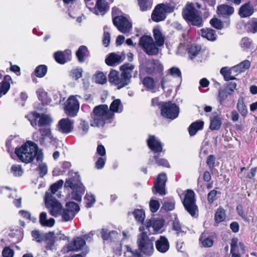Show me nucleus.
Wrapping results in <instances>:
<instances>
[{"mask_svg": "<svg viewBox=\"0 0 257 257\" xmlns=\"http://www.w3.org/2000/svg\"><path fill=\"white\" fill-rule=\"evenodd\" d=\"M15 152L19 159L26 163L31 162L35 157L37 161H41L43 158L42 151H38L37 145L31 141H28Z\"/></svg>", "mask_w": 257, "mask_h": 257, "instance_id": "f257e3e1", "label": "nucleus"}, {"mask_svg": "<svg viewBox=\"0 0 257 257\" xmlns=\"http://www.w3.org/2000/svg\"><path fill=\"white\" fill-rule=\"evenodd\" d=\"M113 117V113L109 111L107 105H99L93 108L91 114L90 124L92 126H102L106 120Z\"/></svg>", "mask_w": 257, "mask_h": 257, "instance_id": "f03ea898", "label": "nucleus"}, {"mask_svg": "<svg viewBox=\"0 0 257 257\" xmlns=\"http://www.w3.org/2000/svg\"><path fill=\"white\" fill-rule=\"evenodd\" d=\"M65 186L70 187L72 190V199L77 201L81 200L82 195L85 192V188L80 182V177L77 173H75L72 178L66 180Z\"/></svg>", "mask_w": 257, "mask_h": 257, "instance_id": "7ed1b4c3", "label": "nucleus"}, {"mask_svg": "<svg viewBox=\"0 0 257 257\" xmlns=\"http://www.w3.org/2000/svg\"><path fill=\"white\" fill-rule=\"evenodd\" d=\"M144 230V225L139 227V231H142V232L138 236L137 243L139 249L142 253L147 255H151L154 250L153 240L150 239L146 233L143 231Z\"/></svg>", "mask_w": 257, "mask_h": 257, "instance_id": "20e7f679", "label": "nucleus"}, {"mask_svg": "<svg viewBox=\"0 0 257 257\" xmlns=\"http://www.w3.org/2000/svg\"><path fill=\"white\" fill-rule=\"evenodd\" d=\"M182 16L186 20L191 22L193 25L200 27L202 25V19L199 12L192 4L185 6L183 10Z\"/></svg>", "mask_w": 257, "mask_h": 257, "instance_id": "39448f33", "label": "nucleus"}, {"mask_svg": "<svg viewBox=\"0 0 257 257\" xmlns=\"http://www.w3.org/2000/svg\"><path fill=\"white\" fill-rule=\"evenodd\" d=\"M139 46L148 55H156L159 53V48L155 45L151 36L144 35L139 41Z\"/></svg>", "mask_w": 257, "mask_h": 257, "instance_id": "423d86ee", "label": "nucleus"}, {"mask_svg": "<svg viewBox=\"0 0 257 257\" xmlns=\"http://www.w3.org/2000/svg\"><path fill=\"white\" fill-rule=\"evenodd\" d=\"M26 117L30 121L32 126L35 128L37 125L39 126L50 125L53 122V119L50 115L46 114H40L38 112H33L32 116L27 115Z\"/></svg>", "mask_w": 257, "mask_h": 257, "instance_id": "0eeeda50", "label": "nucleus"}, {"mask_svg": "<svg viewBox=\"0 0 257 257\" xmlns=\"http://www.w3.org/2000/svg\"><path fill=\"white\" fill-rule=\"evenodd\" d=\"M45 200L46 206L51 215L56 217L61 215L63 209L62 204L51 196L49 192H46Z\"/></svg>", "mask_w": 257, "mask_h": 257, "instance_id": "6e6552de", "label": "nucleus"}, {"mask_svg": "<svg viewBox=\"0 0 257 257\" xmlns=\"http://www.w3.org/2000/svg\"><path fill=\"white\" fill-rule=\"evenodd\" d=\"M184 198L183 200V205L190 214L194 216L197 211V206L195 203V193L191 190H187L184 193Z\"/></svg>", "mask_w": 257, "mask_h": 257, "instance_id": "1a4fd4ad", "label": "nucleus"}, {"mask_svg": "<svg viewBox=\"0 0 257 257\" xmlns=\"http://www.w3.org/2000/svg\"><path fill=\"white\" fill-rule=\"evenodd\" d=\"M179 113L178 106L170 101L164 103L161 106V114L165 117L174 119L178 117Z\"/></svg>", "mask_w": 257, "mask_h": 257, "instance_id": "9d476101", "label": "nucleus"}, {"mask_svg": "<svg viewBox=\"0 0 257 257\" xmlns=\"http://www.w3.org/2000/svg\"><path fill=\"white\" fill-rule=\"evenodd\" d=\"M80 210L78 205L74 202L66 204L65 208L62 209L61 216L64 221L72 220Z\"/></svg>", "mask_w": 257, "mask_h": 257, "instance_id": "9b49d317", "label": "nucleus"}, {"mask_svg": "<svg viewBox=\"0 0 257 257\" xmlns=\"http://www.w3.org/2000/svg\"><path fill=\"white\" fill-rule=\"evenodd\" d=\"M77 97L80 98L79 95H72L70 96L67 100L66 104L65 106V113L70 116H75L76 115L79 109V103L77 99Z\"/></svg>", "mask_w": 257, "mask_h": 257, "instance_id": "f8f14e48", "label": "nucleus"}, {"mask_svg": "<svg viewBox=\"0 0 257 257\" xmlns=\"http://www.w3.org/2000/svg\"><path fill=\"white\" fill-rule=\"evenodd\" d=\"M108 80L110 83L116 86L118 89L127 85L130 82L122 74L114 70H111L108 74Z\"/></svg>", "mask_w": 257, "mask_h": 257, "instance_id": "ddd939ff", "label": "nucleus"}, {"mask_svg": "<svg viewBox=\"0 0 257 257\" xmlns=\"http://www.w3.org/2000/svg\"><path fill=\"white\" fill-rule=\"evenodd\" d=\"M113 24L123 34L130 32L132 25L128 20L123 16L115 17L113 19Z\"/></svg>", "mask_w": 257, "mask_h": 257, "instance_id": "4468645a", "label": "nucleus"}, {"mask_svg": "<svg viewBox=\"0 0 257 257\" xmlns=\"http://www.w3.org/2000/svg\"><path fill=\"white\" fill-rule=\"evenodd\" d=\"M146 71L148 74L152 75H162L163 66L157 60H149L147 63Z\"/></svg>", "mask_w": 257, "mask_h": 257, "instance_id": "2eb2a0df", "label": "nucleus"}, {"mask_svg": "<svg viewBox=\"0 0 257 257\" xmlns=\"http://www.w3.org/2000/svg\"><path fill=\"white\" fill-rule=\"evenodd\" d=\"M144 225L146 228L153 233H161L160 230L164 225V221L161 219H147Z\"/></svg>", "mask_w": 257, "mask_h": 257, "instance_id": "dca6fc26", "label": "nucleus"}, {"mask_svg": "<svg viewBox=\"0 0 257 257\" xmlns=\"http://www.w3.org/2000/svg\"><path fill=\"white\" fill-rule=\"evenodd\" d=\"M73 121L68 118L60 119L56 125V129L62 134H67L72 132L73 128Z\"/></svg>", "mask_w": 257, "mask_h": 257, "instance_id": "f3484780", "label": "nucleus"}, {"mask_svg": "<svg viewBox=\"0 0 257 257\" xmlns=\"http://www.w3.org/2000/svg\"><path fill=\"white\" fill-rule=\"evenodd\" d=\"M244 252V246L240 242H238L236 238H233L231 242L230 254L231 257H241Z\"/></svg>", "mask_w": 257, "mask_h": 257, "instance_id": "a211bd4d", "label": "nucleus"}, {"mask_svg": "<svg viewBox=\"0 0 257 257\" xmlns=\"http://www.w3.org/2000/svg\"><path fill=\"white\" fill-rule=\"evenodd\" d=\"M167 180V178L166 174L162 173L159 175L154 184V187L157 193L161 195L166 194L165 185Z\"/></svg>", "mask_w": 257, "mask_h": 257, "instance_id": "6ab92c4d", "label": "nucleus"}, {"mask_svg": "<svg viewBox=\"0 0 257 257\" xmlns=\"http://www.w3.org/2000/svg\"><path fill=\"white\" fill-rule=\"evenodd\" d=\"M39 132L41 134V137L39 139V142L41 145H45L46 141L48 143H51L55 140L50 127L40 128Z\"/></svg>", "mask_w": 257, "mask_h": 257, "instance_id": "aec40b11", "label": "nucleus"}, {"mask_svg": "<svg viewBox=\"0 0 257 257\" xmlns=\"http://www.w3.org/2000/svg\"><path fill=\"white\" fill-rule=\"evenodd\" d=\"M149 148L155 153L162 151V145L154 136H150L147 141Z\"/></svg>", "mask_w": 257, "mask_h": 257, "instance_id": "412c9836", "label": "nucleus"}, {"mask_svg": "<svg viewBox=\"0 0 257 257\" xmlns=\"http://www.w3.org/2000/svg\"><path fill=\"white\" fill-rule=\"evenodd\" d=\"M254 13V6L248 2L240 7L238 15L241 18H247L251 16Z\"/></svg>", "mask_w": 257, "mask_h": 257, "instance_id": "4be33fe9", "label": "nucleus"}, {"mask_svg": "<svg viewBox=\"0 0 257 257\" xmlns=\"http://www.w3.org/2000/svg\"><path fill=\"white\" fill-rule=\"evenodd\" d=\"M85 245V241L83 238L80 237L75 238L73 241L68 245L69 251H77L82 249Z\"/></svg>", "mask_w": 257, "mask_h": 257, "instance_id": "5701e85b", "label": "nucleus"}, {"mask_svg": "<svg viewBox=\"0 0 257 257\" xmlns=\"http://www.w3.org/2000/svg\"><path fill=\"white\" fill-rule=\"evenodd\" d=\"M156 247L160 252H167L170 248L169 242L167 238L164 236H161L160 238L156 241Z\"/></svg>", "mask_w": 257, "mask_h": 257, "instance_id": "b1692460", "label": "nucleus"}, {"mask_svg": "<svg viewBox=\"0 0 257 257\" xmlns=\"http://www.w3.org/2000/svg\"><path fill=\"white\" fill-rule=\"evenodd\" d=\"M143 87L147 91L154 93L157 91V85L154 79L150 76H147L142 81Z\"/></svg>", "mask_w": 257, "mask_h": 257, "instance_id": "393cba45", "label": "nucleus"}, {"mask_svg": "<svg viewBox=\"0 0 257 257\" xmlns=\"http://www.w3.org/2000/svg\"><path fill=\"white\" fill-rule=\"evenodd\" d=\"M170 75L174 77H180L181 73L180 69L177 67H172L168 70V74L162 79L161 81V85L162 88L165 87L166 83L170 80Z\"/></svg>", "mask_w": 257, "mask_h": 257, "instance_id": "a878e982", "label": "nucleus"}, {"mask_svg": "<svg viewBox=\"0 0 257 257\" xmlns=\"http://www.w3.org/2000/svg\"><path fill=\"white\" fill-rule=\"evenodd\" d=\"M71 51L66 50L64 52L58 51L54 54V58L57 62L63 64L68 61L70 60V56Z\"/></svg>", "mask_w": 257, "mask_h": 257, "instance_id": "bb28decb", "label": "nucleus"}, {"mask_svg": "<svg viewBox=\"0 0 257 257\" xmlns=\"http://www.w3.org/2000/svg\"><path fill=\"white\" fill-rule=\"evenodd\" d=\"M148 164L150 165H157L158 166H163L169 168L170 167L168 161L157 155L151 157Z\"/></svg>", "mask_w": 257, "mask_h": 257, "instance_id": "cd10ccee", "label": "nucleus"}, {"mask_svg": "<svg viewBox=\"0 0 257 257\" xmlns=\"http://www.w3.org/2000/svg\"><path fill=\"white\" fill-rule=\"evenodd\" d=\"M135 69V65L130 63H125L121 65L120 70L122 71L121 74L130 83L132 78V74L133 70Z\"/></svg>", "mask_w": 257, "mask_h": 257, "instance_id": "c85d7f7f", "label": "nucleus"}, {"mask_svg": "<svg viewBox=\"0 0 257 257\" xmlns=\"http://www.w3.org/2000/svg\"><path fill=\"white\" fill-rule=\"evenodd\" d=\"M234 12V8L227 5L222 4L217 7V13L222 17H229L233 14Z\"/></svg>", "mask_w": 257, "mask_h": 257, "instance_id": "c756f323", "label": "nucleus"}, {"mask_svg": "<svg viewBox=\"0 0 257 257\" xmlns=\"http://www.w3.org/2000/svg\"><path fill=\"white\" fill-rule=\"evenodd\" d=\"M152 19L156 22L163 21L166 18V14L160 6L157 5L152 14Z\"/></svg>", "mask_w": 257, "mask_h": 257, "instance_id": "7c9ffc66", "label": "nucleus"}, {"mask_svg": "<svg viewBox=\"0 0 257 257\" xmlns=\"http://www.w3.org/2000/svg\"><path fill=\"white\" fill-rule=\"evenodd\" d=\"M122 61L120 55L114 53H111L106 59L105 63L109 66H115Z\"/></svg>", "mask_w": 257, "mask_h": 257, "instance_id": "2f4dec72", "label": "nucleus"}, {"mask_svg": "<svg viewBox=\"0 0 257 257\" xmlns=\"http://www.w3.org/2000/svg\"><path fill=\"white\" fill-rule=\"evenodd\" d=\"M201 36L209 41L216 40L217 35L215 31L210 28H203L200 30Z\"/></svg>", "mask_w": 257, "mask_h": 257, "instance_id": "473e14b6", "label": "nucleus"}, {"mask_svg": "<svg viewBox=\"0 0 257 257\" xmlns=\"http://www.w3.org/2000/svg\"><path fill=\"white\" fill-rule=\"evenodd\" d=\"M12 79L10 76L6 75L2 81L0 83V93L3 94H6L10 88V83Z\"/></svg>", "mask_w": 257, "mask_h": 257, "instance_id": "72a5a7b5", "label": "nucleus"}, {"mask_svg": "<svg viewBox=\"0 0 257 257\" xmlns=\"http://www.w3.org/2000/svg\"><path fill=\"white\" fill-rule=\"evenodd\" d=\"M47 213L43 212L40 213L39 216V221L41 224L44 226L52 227L54 225L55 220L51 218L49 219H47Z\"/></svg>", "mask_w": 257, "mask_h": 257, "instance_id": "f704fd0d", "label": "nucleus"}, {"mask_svg": "<svg viewBox=\"0 0 257 257\" xmlns=\"http://www.w3.org/2000/svg\"><path fill=\"white\" fill-rule=\"evenodd\" d=\"M109 111H111L113 114L114 113H120L123 110V105L121 100L119 99L114 100L110 105Z\"/></svg>", "mask_w": 257, "mask_h": 257, "instance_id": "c9c22d12", "label": "nucleus"}, {"mask_svg": "<svg viewBox=\"0 0 257 257\" xmlns=\"http://www.w3.org/2000/svg\"><path fill=\"white\" fill-rule=\"evenodd\" d=\"M153 36L155 40V42L154 43L157 47L162 46L164 45V38L162 36L161 31L159 29H154Z\"/></svg>", "mask_w": 257, "mask_h": 257, "instance_id": "e433bc0d", "label": "nucleus"}, {"mask_svg": "<svg viewBox=\"0 0 257 257\" xmlns=\"http://www.w3.org/2000/svg\"><path fill=\"white\" fill-rule=\"evenodd\" d=\"M204 122L203 121H195L192 123L188 128L189 133L190 136H194L199 130L202 128Z\"/></svg>", "mask_w": 257, "mask_h": 257, "instance_id": "4c0bfd02", "label": "nucleus"}, {"mask_svg": "<svg viewBox=\"0 0 257 257\" xmlns=\"http://www.w3.org/2000/svg\"><path fill=\"white\" fill-rule=\"evenodd\" d=\"M76 56L80 62L84 61L85 59L88 55L87 48L85 46H80L76 53Z\"/></svg>", "mask_w": 257, "mask_h": 257, "instance_id": "58836bf2", "label": "nucleus"}, {"mask_svg": "<svg viewBox=\"0 0 257 257\" xmlns=\"http://www.w3.org/2000/svg\"><path fill=\"white\" fill-rule=\"evenodd\" d=\"M114 0H97L96 7L100 12H105L108 10L109 5L112 3Z\"/></svg>", "mask_w": 257, "mask_h": 257, "instance_id": "ea45409f", "label": "nucleus"}, {"mask_svg": "<svg viewBox=\"0 0 257 257\" xmlns=\"http://www.w3.org/2000/svg\"><path fill=\"white\" fill-rule=\"evenodd\" d=\"M250 66V62L248 60H244L232 67V70L234 72L241 73L248 69Z\"/></svg>", "mask_w": 257, "mask_h": 257, "instance_id": "a19ab883", "label": "nucleus"}, {"mask_svg": "<svg viewBox=\"0 0 257 257\" xmlns=\"http://www.w3.org/2000/svg\"><path fill=\"white\" fill-rule=\"evenodd\" d=\"M44 240L45 241L47 249L52 250L54 249L55 236L53 232H49L48 233H46V238H45Z\"/></svg>", "mask_w": 257, "mask_h": 257, "instance_id": "79ce46f5", "label": "nucleus"}, {"mask_svg": "<svg viewBox=\"0 0 257 257\" xmlns=\"http://www.w3.org/2000/svg\"><path fill=\"white\" fill-rule=\"evenodd\" d=\"M94 81L98 84H104L107 81L105 75L102 72L98 71L93 76Z\"/></svg>", "mask_w": 257, "mask_h": 257, "instance_id": "37998d69", "label": "nucleus"}, {"mask_svg": "<svg viewBox=\"0 0 257 257\" xmlns=\"http://www.w3.org/2000/svg\"><path fill=\"white\" fill-rule=\"evenodd\" d=\"M237 108L242 116H245L247 113V109L244 103L242 97L239 98L237 100Z\"/></svg>", "mask_w": 257, "mask_h": 257, "instance_id": "c03bdc74", "label": "nucleus"}, {"mask_svg": "<svg viewBox=\"0 0 257 257\" xmlns=\"http://www.w3.org/2000/svg\"><path fill=\"white\" fill-rule=\"evenodd\" d=\"M33 240L38 242H41L46 238V234H44L38 230H34L31 232Z\"/></svg>", "mask_w": 257, "mask_h": 257, "instance_id": "a18cd8bd", "label": "nucleus"}, {"mask_svg": "<svg viewBox=\"0 0 257 257\" xmlns=\"http://www.w3.org/2000/svg\"><path fill=\"white\" fill-rule=\"evenodd\" d=\"M141 11H146L150 9L152 6V0H138Z\"/></svg>", "mask_w": 257, "mask_h": 257, "instance_id": "49530a36", "label": "nucleus"}, {"mask_svg": "<svg viewBox=\"0 0 257 257\" xmlns=\"http://www.w3.org/2000/svg\"><path fill=\"white\" fill-rule=\"evenodd\" d=\"M162 8L165 14L171 13L173 12L176 9V5L174 3H170L168 4H161L158 5Z\"/></svg>", "mask_w": 257, "mask_h": 257, "instance_id": "de8ad7c7", "label": "nucleus"}, {"mask_svg": "<svg viewBox=\"0 0 257 257\" xmlns=\"http://www.w3.org/2000/svg\"><path fill=\"white\" fill-rule=\"evenodd\" d=\"M201 51V47L199 45H192L188 50L189 57L191 59L194 58Z\"/></svg>", "mask_w": 257, "mask_h": 257, "instance_id": "09e8293b", "label": "nucleus"}, {"mask_svg": "<svg viewBox=\"0 0 257 257\" xmlns=\"http://www.w3.org/2000/svg\"><path fill=\"white\" fill-rule=\"evenodd\" d=\"M221 124V121L218 116H215L211 119L210 128L212 130H218Z\"/></svg>", "mask_w": 257, "mask_h": 257, "instance_id": "8fccbe9b", "label": "nucleus"}, {"mask_svg": "<svg viewBox=\"0 0 257 257\" xmlns=\"http://www.w3.org/2000/svg\"><path fill=\"white\" fill-rule=\"evenodd\" d=\"M113 235L115 237H118V233L115 231H108L107 229H102L101 231V235L103 240H108Z\"/></svg>", "mask_w": 257, "mask_h": 257, "instance_id": "3c124183", "label": "nucleus"}, {"mask_svg": "<svg viewBox=\"0 0 257 257\" xmlns=\"http://www.w3.org/2000/svg\"><path fill=\"white\" fill-rule=\"evenodd\" d=\"M47 72V66L44 65H40L36 67L35 73V75L38 77L41 78L44 77L46 74Z\"/></svg>", "mask_w": 257, "mask_h": 257, "instance_id": "603ef678", "label": "nucleus"}, {"mask_svg": "<svg viewBox=\"0 0 257 257\" xmlns=\"http://www.w3.org/2000/svg\"><path fill=\"white\" fill-rule=\"evenodd\" d=\"M134 216L136 220L140 223H143L145 218V212L143 209H137L134 212Z\"/></svg>", "mask_w": 257, "mask_h": 257, "instance_id": "864d4df0", "label": "nucleus"}, {"mask_svg": "<svg viewBox=\"0 0 257 257\" xmlns=\"http://www.w3.org/2000/svg\"><path fill=\"white\" fill-rule=\"evenodd\" d=\"M225 213L224 209L222 208L217 209L215 215V221L217 223L222 222L225 219Z\"/></svg>", "mask_w": 257, "mask_h": 257, "instance_id": "5fc2aeb1", "label": "nucleus"}, {"mask_svg": "<svg viewBox=\"0 0 257 257\" xmlns=\"http://www.w3.org/2000/svg\"><path fill=\"white\" fill-rule=\"evenodd\" d=\"M173 229L176 231L177 234H180L184 232L183 227L180 223L179 219L175 217L173 221Z\"/></svg>", "mask_w": 257, "mask_h": 257, "instance_id": "6e6d98bb", "label": "nucleus"}, {"mask_svg": "<svg viewBox=\"0 0 257 257\" xmlns=\"http://www.w3.org/2000/svg\"><path fill=\"white\" fill-rule=\"evenodd\" d=\"M63 181L62 180H60L57 182L55 183L53 185H52L50 187V191L51 194L49 193L50 195H54L59 189H61L62 187L63 184Z\"/></svg>", "mask_w": 257, "mask_h": 257, "instance_id": "4d7b16f0", "label": "nucleus"}, {"mask_svg": "<svg viewBox=\"0 0 257 257\" xmlns=\"http://www.w3.org/2000/svg\"><path fill=\"white\" fill-rule=\"evenodd\" d=\"M230 94H231V93L228 92L227 89L220 90L218 92V100L219 103L222 104L224 100L227 98L228 95Z\"/></svg>", "mask_w": 257, "mask_h": 257, "instance_id": "13d9d810", "label": "nucleus"}, {"mask_svg": "<svg viewBox=\"0 0 257 257\" xmlns=\"http://www.w3.org/2000/svg\"><path fill=\"white\" fill-rule=\"evenodd\" d=\"M82 72L81 68H75L71 71L70 75L73 79L77 80L82 77Z\"/></svg>", "mask_w": 257, "mask_h": 257, "instance_id": "bf43d9fd", "label": "nucleus"}, {"mask_svg": "<svg viewBox=\"0 0 257 257\" xmlns=\"http://www.w3.org/2000/svg\"><path fill=\"white\" fill-rule=\"evenodd\" d=\"M240 45L242 48L244 50L250 49L252 46V41L247 38L242 39L240 42Z\"/></svg>", "mask_w": 257, "mask_h": 257, "instance_id": "052dcab7", "label": "nucleus"}, {"mask_svg": "<svg viewBox=\"0 0 257 257\" xmlns=\"http://www.w3.org/2000/svg\"><path fill=\"white\" fill-rule=\"evenodd\" d=\"M200 240L201 241L203 246L205 247H209L213 245V240L212 237L209 236L205 238L201 237L200 238Z\"/></svg>", "mask_w": 257, "mask_h": 257, "instance_id": "680f3d73", "label": "nucleus"}, {"mask_svg": "<svg viewBox=\"0 0 257 257\" xmlns=\"http://www.w3.org/2000/svg\"><path fill=\"white\" fill-rule=\"evenodd\" d=\"M219 192L215 190L210 191L207 194V201L209 204H212L216 199V196Z\"/></svg>", "mask_w": 257, "mask_h": 257, "instance_id": "e2e57ef3", "label": "nucleus"}, {"mask_svg": "<svg viewBox=\"0 0 257 257\" xmlns=\"http://www.w3.org/2000/svg\"><path fill=\"white\" fill-rule=\"evenodd\" d=\"M210 23L212 26L217 29H221L223 27V24L222 22L217 18L212 19L210 21Z\"/></svg>", "mask_w": 257, "mask_h": 257, "instance_id": "0e129e2a", "label": "nucleus"}, {"mask_svg": "<svg viewBox=\"0 0 257 257\" xmlns=\"http://www.w3.org/2000/svg\"><path fill=\"white\" fill-rule=\"evenodd\" d=\"M11 172L16 176H21L23 174L21 166L19 165H13L11 167Z\"/></svg>", "mask_w": 257, "mask_h": 257, "instance_id": "69168bd1", "label": "nucleus"}, {"mask_svg": "<svg viewBox=\"0 0 257 257\" xmlns=\"http://www.w3.org/2000/svg\"><path fill=\"white\" fill-rule=\"evenodd\" d=\"M37 93L39 99L40 100H41L43 103H47V102H46L47 93L46 92H45L44 89H43L42 88L39 89L37 91Z\"/></svg>", "mask_w": 257, "mask_h": 257, "instance_id": "338daca9", "label": "nucleus"}, {"mask_svg": "<svg viewBox=\"0 0 257 257\" xmlns=\"http://www.w3.org/2000/svg\"><path fill=\"white\" fill-rule=\"evenodd\" d=\"M126 251L124 252L125 257H139V254L137 251H133L130 246H126Z\"/></svg>", "mask_w": 257, "mask_h": 257, "instance_id": "774afa93", "label": "nucleus"}]
</instances>
